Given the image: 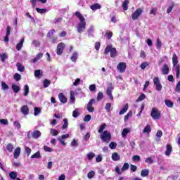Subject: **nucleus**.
Masks as SVG:
<instances>
[{"instance_id":"3c124183","label":"nucleus","mask_w":180,"mask_h":180,"mask_svg":"<svg viewBox=\"0 0 180 180\" xmlns=\"http://www.w3.org/2000/svg\"><path fill=\"white\" fill-rule=\"evenodd\" d=\"M63 123L62 129H67L68 127V120L67 118L63 119Z\"/></svg>"},{"instance_id":"de8ad7c7","label":"nucleus","mask_w":180,"mask_h":180,"mask_svg":"<svg viewBox=\"0 0 180 180\" xmlns=\"http://www.w3.org/2000/svg\"><path fill=\"white\" fill-rule=\"evenodd\" d=\"M132 115H133V112L131 111H129L127 113V115L124 116V122H127V120H129V117H131Z\"/></svg>"},{"instance_id":"f8f14e48","label":"nucleus","mask_w":180,"mask_h":180,"mask_svg":"<svg viewBox=\"0 0 180 180\" xmlns=\"http://www.w3.org/2000/svg\"><path fill=\"white\" fill-rule=\"evenodd\" d=\"M130 131H131L130 128H124L121 133L122 137L123 139H126L127 134H129Z\"/></svg>"},{"instance_id":"0e129e2a","label":"nucleus","mask_w":180,"mask_h":180,"mask_svg":"<svg viewBox=\"0 0 180 180\" xmlns=\"http://www.w3.org/2000/svg\"><path fill=\"white\" fill-rule=\"evenodd\" d=\"M41 75V70H37L34 71V76L39 78Z\"/></svg>"},{"instance_id":"338daca9","label":"nucleus","mask_w":180,"mask_h":180,"mask_svg":"<svg viewBox=\"0 0 180 180\" xmlns=\"http://www.w3.org/2000/svg\"><path fill=\"white\" fill-rule=\"evenodd\" d=\"M91 119V115H86L84 117V122H89Z\"/></svg>"},{"instance_id":"09e8293b","label":"nucleus","mask_w":180,"mask_h":180,"mask_svg":"<svg viewBox=\"0 0 180 180\" xmlns=\"http://www.w3.org/2000/svg\"><path fill=\"white\" fill-rule=\"evenodd\" d=\"M51 84V82L49 79H45L44 81V88H49V86Z\"/></svg>"},{"instance_id":"4468645a","label":"nucleus","mask_w":180,"mask_h":180,"mask_svg":"<svg viewBox=\"0 0 180 180\" xmlns=\"http://www.w3.org/2000/svg\"><path fill=\"white\" fill-rule=\"evenodd\" d=\"M129 110V104H125L122 106V109L120 111L119 115H124Z\"/></svg>"},{"instance_id":"7c9ffc66","label":"nucleus","mask_w":180,"mask_h":180,"mask_svg":"<svg viewBox=\"0 0 180 180\" xmlns=\"http://www.w3.org/2000/svg\"><path fill=\"white\" fill-rule=\"evenodd\" d=\"M105 129H106V124L103 123L100 126L98 130V133H101V134L103 133V131L105 130Z\"/></svg>"},{"instance_id":"412c9836","label":"nucleus","mask_w":180,"mask_h":180,"mask_svg":"<svg viewBox=\"0 0 180 180\" xmlns=\"http://www.w3.org/2000/svg\"><path fill=\"white\" fill-rule=\"evenodd\" d=\"M32 136L33 139H39V137H40V136H41V132H40V131H39V130L34 131L32 133Z\"/></svg>"},{"instance_id":"f3484780","label":"nucleus","mask_w":180,"mask_h":180,"mask_svg":"<svg viewBox=\"0 0 180 180\" xmlns=\"http://www.w3.org/2000/svg\"><path fill=\"white\" fill-rule=\"evenodd\" d=\"M19 155H20V147H18L15 149L13 153V157L15 160H18L19 158Z\"/></svg>"},{"instance_id":"c03bdc74","label":"nucleus","mask_w":180,"mask_h":180,"mask_svg":"<svg viewBox=\"0 0 180 180\" xmlns=\"http://www.w3.org/2000/svg\"><path fill=\"white\" fill-rule=\"evenodd\" d=\"M36 11L37 12H38V13H46V12H47V9L46 8H36Z\"/></svg>"},{"instance_id":"603ef678","label":"nucleus","mask_w":180,"mask_h":180,"mask_svg":"<svg viewBox=\"0 0 180 180\" xmlns=\"http://www.w3.org/2000/svg\"><path fill=\"white\" fill-rule=\"evenodd\" d=\"M94 176H95V172L94 171H91L87 174V178H89V179H92V178H94Z\"/></svg>"},{"instance_id":"c9c22d12","label":"nucleus","mask_w":180,"mask_h":180,"mask_svg":"<svg viewBox=\"0 0 180 180\" xmlns=\"http://www.w3.org/2000/svg\"><path fill=\"white\" fill-rule=\"evenodd\" d=\"M79 116V109L76 108L73 112H72V117H78Z\"/></svg>"},{"instance_id":"bb28decb","label":"nucleus","mask_w":180,"mask_h":180,"mask_svg":"<svg viewBox=\"0 0 180 180\" xmlns=\"http://www.w3.org/2000/svg\"><path fill=\"white\" fill-rule=\"evenodd\" d=\"M11 89L15 94H18L19 91H20V86L16 85V84H12Z\"/></svg>"},{"instance_id":"bf43d9fd","label":"nucleus","mask_w":180,"mask_h":180,"mask_svg":"<svg viewBox=\"0 0 180 180\" xmlns=\"http://www.w3.org/2000/svg\"><path fill=\"white\" fill-rule=\"evenodd\" d=\"M133 161L139 162L141 160V158L137 155H134L132 158Z\"/></svg>"},{"instance_id":"a19ab883","label":"nucleus","mask_w":180,"mask_h":180,"mask_svg":"<svg viewBox=\"0 0 180 180\" xmlns=\"http://www.w3.org/2000/svg\"><path fill=\"white\" fill-rule=\"evenodd\" d=\"M86 157L89 161H92V160H94V158L95 157V153L91 152L87 154Z\"/></svg>"},{"instance_id":"39448f33","label":"nucleus","mask_w":180,"mask_h":180,"mask_svg":"<svg viewBox=\"0 0 180 180\" xmlns=\"http://www.w3.org/2000/svg\"><path fill=\"white\" fill-rule=\"evenodd\" d=\"M153 84L156 88V90L158 92H161L162 89V85L161 84V82H160V78L158 77H155L153 79Z\"/></svg>"},{"instance_id":"1a4fd4ad","label":"nucleus","mask_w":180,"mask_h":180,"mask_svg":"<svg viewBox=\"0 0 180 180\" xmlns=\"http://www.w3.org/2000/svg\"><path fill=\"white\" fill-rule=\"evenodd\" d=\"M126 63L124 62H121L118 64L117 67V71H119V72L123 73L124 72V71H126Z\"/></svg>"},{"instance_id":"f257e3e1","label":"nucleus","mask_w":180,"mask_h":180,"mask_svg":"<svg viewBox=\"0 0 180 180\" xmlns=\"http://www.w3.org/2000/svg\"><path fill=\"white\" fill-rule=\"evenodd\" d=\"M75 16H77L79 20V22L77 26V33H83V32H85V29H86V22H85V18H84L79 11H77L75 13Z\"/></svg>"},{"instance_id":"0eeeda50","label":"nucleus","mask_w":180,"mask_h":180,"mask_svg":"<svg viewBox=\"0 0 180 180\" xmlns=\"http://www.w3.org/2000/svg\"><path fill=\"white\" fill-rule=\"evenodd\" d=\"M65 48V44L60 42L57 46L56 54L58 56H61L63 54V51H64V49Z\"/></svg>"},{"instance_id":"69168bd1","label":"nucleus","mask_w":180,"mask_h":180,"mask_svg":"<svg viewBox=\"0 0 180 180\" xmlns=\"http://www.w3.org/2000/svg\"><path fill=\"white\" fill-rule=\"evenodd\" d=\"M146 99V95L145 94H141L139 98L136 100V102H141V101H144Z\"/></svg>"},{"instance_id":"5fc2aeb1","label":"nucleus","mask_w":180,"mask_h":180,"mask_svg":"<svg viewBox=\"0 0 180 180\" xmlns=\"http://www.w3.org/2000/svg\"><path fill=\"white\" fill-rule=\"evenodd\" d=\"M54 33H56V30H51L50 32H49L47 34V37L51 39V37H53V34H54Z\"/></svg>"},{"instance_id":"49530a36","label":"nucleus","mask_w":180,"mask_h":180,"mask_svg":"<svg viewBox=\"0 0 180 180\" xmlns=\"http://www.w3.org/2000/svg\"><path fill=\"white\" fill-rule=\"evenodd\" d=\"M34 116H38V115H40L41 110L37 107H35L34 109Z\"/></svg>"},{"instance_id":"680f3d73","label":"nucleus","mask_w":180,"mask_h":180,"mask_svg":"<svg viewBox=\"0 0 180 180\" xmlns=\"http://www.w3.org/2000/svg\"><path fill=\"white\" fill-rule=\"evenodd\" d=\"M41 157V155H40V152H37L31 156V158H40Z\"/></svg>"},{"instance_id":"864d4df0","label":"nucleus","mask_w":180,"mask_h":180,"mask_svg":"<svg viewBox=\"0 0 180 180\" xmlns=\"http://www.w3.org/2000/svg\"><path fill=\"white\" fill-rule=\"evenodd\" d=\"M0 58H1V60L2 61V63H4L5 60H6V58H8V55H6V53H3V54L0 55Z\"/></svg>"},{"instance_id":"58836bf2","label":"nucleus","mask_w":180,"mask_h":180,"mask_svg":"<svg viewBox=\"0 0 180 180\" xmlns=\"http://www.w3.org/2000/svg\"><path fill=\"white\" fill-rule=\"evenodd\" d=\"M130 165H129V163L126 162L123 165L122 169V172H124V171H127V169H129Z\"/></svg>"},{"instance_id":"a878e982","label":"nucleus","mask_w":180,"mask_h":180,"mask_svg":"<svg viewBox=\"0 0 180 180\" xmlns=\"http://www.w3.org/2000/svg\"><path fill=\"white\" fill-rule=\"evenodd\" d=\"M23 43H25V38L21 39L20 41L16 46V49L18 51L22 50V47H23Z\"/></svg>"},{"instance_id":"393cba45","label":"nucleus","mask_w":180,"mask_h":180,"mask_svg":"<svg viewBox=\"0 0 180 180\" xmlns=\"http://www.w3.org/2000/svg\"><path fill=\"white\" fill-rule=\"evenodd\" d=\"M172 63H173V67H176V65H179L178 64V56H176V54H173L172 57Z\"/></svg>"},{"instance_id":"13d9d810","label":"nucleus","mask_w":180,"mask_h":180,"mask_svg":"<svg viewBox=\"0 0 180 180\" xmlns=\"http://www.w3.org/2000/svg\"><path fill=\"white\" fill-rule=\"evenodd\" d=\"M0 123H1V124H4V126H8V124H9V122H8V120L6 119L0 120Z\"/></svg>"},{"instance_id":"8fccbe9b","label":"nucleus","mask_w":180,"mask_h":180,"mask_svg":"<svg viewBox=\"0 0 180 180\" xmlns=\"http://www.w3.org/2000/svg\"><path fill=\"white\" fill-rule=\"evenodd\" d=\"M103 98V93H102V91H99L98 93L97 98H96L98 102H99V101H102Z\"/></svg>"},{"instance_id":"4c0bfd02","label":"nucleus","mask_w":180,"mask_h":180,"mask_svg":"<svg viewBox=\"0 0 180 180\" xmlns=\"http://www.w3.org/2000/svg\"><path fill=\"white\" fill-rule=\"evenodd\" d=\"M14 79L18 82L22 79V75H20L19 73H15L13 77Z\"/></svg>"},{"instance_id":"e433bc0d","label":"nucleus","mask_w":180,"mask_h":180,"mask_svg":"<svg viewBox=\"0 0 180 180\" xmlns=\"http://www.w3.org/2000/svg\"><path fill=\"white\" fill-rule=\"evenodd\" d=\"M29 95V85L25 84L24 86V96H27Z\"/></svg>"},{"instance_id":"cd10ccee","label":"nucleus","mask_w":180,"mask_h":180,"mask_svg":"<svg viewBox=\"0 0 180 180\" xmlns=\"http://www.w3.org/2000/svg\"><path fill=\"white\" fill-rule=\"evenodd\" d=\"M176 71V78H179L180 76V65H176L174 67V69Z\"/></svg>"},{"instance_id":"9b49d317","label":"nucleus","mask_w":180,"mask_h":180,"mask_svg":"<svg viewBox=\"0 0 180 180\" xmlns=\"http://www.w3.org/2000/svg\"><path fill=\"white\" fill-rule=\"evenodd\" d=\"M172 153V146L171 144H167L166 146L165 155H167V157H169Z\"/></svg>"},{"instance_id":"e2e57ef3","label":"nucleus","mask_w":180,"mask_h":180,"mask_svg":"<svg viewBox=\"0 0 180 180\" xmlns=\"http://www.w3.org/2000/svg\"><path fill=\"white\" fill-rule=\"evenodd\" d=\"M145 162H146V164H153V162H154V160H153V158L149 157L146 159Z\"/></svg>"},{"instance_id":"774afa93","label":"nucleus","mask_w":180,"mask_h":180,"mask_svg":"<svg viewBox=\"0 0 180 180\" xmlns=\"http://www.w3.org/2000/svg\"><path fill=\"white\" fill-rule=\"evenodd\" d=\"M175 91L176 92H180V81L177 83Z\"/></svg>"},{"instance_id":"6ab92c4d","label":"nucleus","mask_w":180,"mask_h":180,"mask_svg":"<svg viewBox=\"0 0 180 180\" xmlns=\"http://www.w3.org/2000/svg\"><path fill=\"white\" fill-rule=\"evenodd\" d=\"M37 1L41 2V4H46V2H47V0H30V2H31L32 6V8H35L36 7Z\"/></svg>"},{"instance_id":"6e6552de","label":"nucleus","mask_w":180,"mask_h":180,"mask_svg":"<svg viewBox=\"0 0 180 180\" xmlns=\"http://www.w3.org/2000/svg\"><path fill=\"white\" fill-rule=\"evenodd\" d=\"M113 91V84L112 83L108 84V87L107 88V95L110 99V101H113V96L112 95V92Z\"/></svg>"},{"instance_id":"c85d7f7f","label":"nucleus","mask_w":180,"mask_h":180,"mask_svg":"<svg viewBox=\"0 0 180 180\" xmlns=\"http://www.w3.org/2000/svg\"><path fill=\"white\" fill-rule=\"evenodd\" d=\"M43 57V53H39L37 55V56L33 59L32 62L34 63H37V61H39V60H40V58H41Z\"/></svg>"},{"instance_id":"ddd939ff","label":"nucleus","mask_w":180,"mask_h":180,"mask_svg":"<svg viewBox=\"0 0 180 180\" xmlns=\"http://www.w3.org/2000/svg\"><path fill=\"white\" fill-rule=\"evenodd\" d=\"M58 99L61 102V103H67V98L65 96H64V94L60 93L58 94Z\"/></svg>"},{"instance_id":"79ce46f5","label":"nucleus","mask_w":180,"mask_h":180,"mask_svg":"<svg viewBox=\"0 0 180 180\" xmlns=\"http://www.w3.org/2000/svg\"><path fill=\"white\" fill-rule=\"evenodd\" d=\"M1 88H2L3 91H8V89H9V86H8V84H6V83H5V82H1Z\"/></svg>"},{"instance_id":"2f4dec72","label":"nucleus","mask_w":180,"mask_h":180,"mask_svg":"<svg viewBox=\"0 0 180 180\" xmlns=\"http://www.w3.org/2000/svg\"><path fill=\"white\" fill-rule=\"evenodd\" d=\"M161 47H162V42H161V40L160 39H158L156 40V48L158 50H161Z\"/></svg>"},{"instance_id":"4d7b16f0","label":"nucleus","mask_w":180,"mask_h":180,"mask_svg":"<svg viewBox=\"0 0 180 180\" xmlns=\"http://www.w3.org/2000/svg\"><path fill=\"white\" fill-rule=\"evenodd\" d=\"M117 146V143H116L115 142H111L109 144V147H110V148H111V150H115V148H116Z\"/></svg>"},{"instance_id":"a211bd4d","label":"nucleus","mask_w":180,"mask_h":180,"mask_svg":"<svg viewBox=\"0 0 180 180\" xmlns=\"http://www.w3.org/2000/svg\"><path fill=\"white\" fill-rule=\"evenodd\" d=\"M95 30V28L94 25H91L89 27V29L87 30L88 33V37H94V31Z\"/></svg>"},{"instance_id":"6e6d98bb","label":"nucleus","mask_w":180,"mask_h":180,"mask_svg":"<svg viewBox=\"0 0 180 180\" xmlns=\"http://www.w3.org/2000/svg\"><path fill=\"white\" fill-rule=\"evenodd\" d=\"M13 124L15 127L18 129V130H20V128L22 127V126L20 125V123H19V122L14 121Z\"/></svg>"},{"instance_id":"aec40b11","label":"nucleus","mask_w":180,"mask_h":180,"mask_svg":"<svg viewBox=\"0 0 180 180\" xmlns=\"http://www.w3.org/2000/svg\"><path fill=\"white\" fill-rule=\"evenodd\" d=\"M70 60L72 63H77V60H78V52H74L70 57Z\"/></svg>"},{"instance_id":"473e14b6","label":"nucleus","mask_w":180,"mask_h":180,"mask_svg":"<svg viewBox=\"0 0 180 180\" xmlns=\"http://www.w3.org/2000/svg\"><path fill=\"white\" fill-rule=\"evenodd\" d=\"M18 176V173L16 172H11L9 173V177L11 179H16V177Z\"/></svg>"},{"instance_id":"c756f323","label":"nucleus","mask_w":180,"mask_h":180,"mask_svg":"<svg viewBox=\"0 0 180 180\" xmlns=\"http://www.w3.org/2000/svg\"><path fill=\"white\" fill-rule=\"evenodd\" d=\"M129 0H125L123 3H122V8L124 11H127V9H129Z\"/></svg>"},{"instance_id":"052dcab7","label":"nucleus","mask_w":180,"mask_h":180,"mask_svg":"<svg viewBox=\"0 0 180 180\" xmlns=\"http://www.w3.org/2000/svg\"><path fill=\"white\" fill-rule=\"evenodd\" d=\"M89 91H91V92H94V91H96V85L95 84H91L89 86Z\"/></svg>"},{"instance_id":"9d476101","label":"nucleus","mask_w":180,"mask_h":180,"mask_svg":"<svg viewBox=\"0 0 180 180\" xmlns=\"http://www.w3.org/2000/svg\"><path fill=\"white\" fill-rule=\"evenodd\" d=\"M94 103H95V98H91L88 104H87V110L88 112H94V110H95V109L94 108V106H92V105H94Z\"/></svg>"},{"instance_id":"dca6fc26","label":"nucleus","mask_w":180,"mask_h":180,"mask_svg":"<svg viewBox=\"0 0 180 180\" xmlns=\"http://www.w3.org/2000/svg\"><path fill=\"white\" fill-rule=\"evenodd\" d=\"M21 112L25 116L29 115V107L27 105H23L21 107Z\"/></svg>"},{"instance_id":"2eb2a0df","label":"nucleus","mask_w":180,"mask_h":180,"mask_svg":"<svg viewBox=\"0 0 180 180\" xmlns=\"http://www.w3.org/2000/svg\"><path fill=\"white\" fill-rule=\"evenodd\" d=\"M162 71V74H164V75H168V74L169 72V68L168 67V65L164 64Z\"/></svg>"},{"instance_id":"423d86ee","label":"nucleus","mask_w":180,"mask_h":180,"mask_svg":"<svg viewBox=\"0 0 180 180\" xmlns=\"http://www.w3.org/2000/svg\"><path fill=\"white\" fill-rule=\"evenodd\" d=\"M141 13H143V9L142 8H137L134 13L131 15V18L134 20H137L140 16H141Z\"/></svg>"},{"instance_id":"f704fd0d","label":"nucleus","mask_w":180,"mask_h":180,"mask_svg":"<svg viewBox=\"0 0 180 180\" xmlns=\"http://www.w3.org/2000/svg\"><path fill=\"white\" fill-rule=\"evenodd\" d=\"M165 103L167 108H172V106H174V103H172V101L170 100H165Z\"/></svg>"},{"instance_id":"a18cd8bd","label":"nucleus","mask_w":180,"mask_h":180,"mask_svg":"<svg viewBox=\"0 0 180 180\" xmlns=\"http://www.w3.org/2000/svg\"><path fill=\"white\" fill-rule=\"evenodd\" d=\"M13 145L12 143H8L6 146V150H8L9 153H12L13 151Z\"/></svg>"},{"instance_id":"20e7f679","label":"nucleus","mask_w":180,"mask_h":180,"mask_svg":"<svg viewBox=\"0 0 180 180\" xmlns=\"http://www.w3.org/2000/svg\"><path fill=\"white\" fill-rule=\"evenodd\" d=\"M150 116L154 120H159V119H161V112L156 108H153Z\"/></svg>"},{"instance_id":"f03ea898","label":"nucleus","mask_w":180,"mask_h":180,"mask_svg":"<svg viewBox=\"0 0 180 180\" xmlns=\"http://www.w3.org/2000/svg\"><path fill=\"white\" fill-rule=\"evenodd\" d=\"M109 53H110V57H112V58H115V57L117 56L116 48H113L112 45H108L105 49L104 53L107 55L109 54Z\"/></svg>"},{"instance_id":"b1692460","label":"nucleus","mask_w":180,"mask_h":180,"mask_svg":"<svg viewBox=\"0 0 180 180\" xmlns=\"http://www.w3.org/2000/svg\"><path fill=\"white\" fill-rule=\"evenodd\" d=\"M111 158L112 161H119L120 160V155L117 153L115 152L112 154Z\"/></svg>"},{"instance_id":"ea45409f","label":"nucleus","mask_w":180,"mask_h":180,"mask_svg":"<svg viewBox=\"0 0 180 180\" xmlns=\"http://www.w3.org/2000/svg\"><path fill=\"white\" fill-rule=\"evenodd\" d=\"M143 133H151V127L150 125H146L145 128L143 129Z\"/></svg>"},{"instance_id":"37998d69","label":"nucleus","mask_w":180,"mask_h":180,"mask_svg":"<svg viewBox=\"0 0 180 180\" xmlns=\"http://www.w3.org/2000/svg\"><path fill=\"white\" fill-rule=\"evenodd\" d=\"M141 175L143 177L147 176V175H148V169H142L141 172Z\"/></svg>"},{"instance_id":"7ed1b4c3","label":"nucleus","mask_w":180,"mask_h":180,"mask_svg":"<svg viewBox=\"0 0 180 180\" xmlns=\"http://www.w3.org/2000/svg\"><path fill=\"white\" fill-rule=\"evenodd\" d=\"M100 137L104 143H107V141H110L112 139V135L110 134V131L105 130L101 133Z\"/></svg>"},{"instance_id":"5701e85b","label":"nucleus","mask_w":180,"mask_h":180,"mask_svg":"<svg viewBox=\"0 0 180 180\" xmlns=\"http://www.w3.org/2000/svg\"><path fill=\"white\" fill-rule=\"evenodd\" d=\"M16 67H17L18 71H19L20 72H25V66H23L22 63H18L16 64Z\"/></svg>"},{"instance_id":"4be33fe9","label":"nucleus","mask_w":180,"mask_h":180,"mask_svg":"<svg viewBox=\"0 0 180 180\" xmlns=\"http://www.w3.org/2000/svg\"><path fill=\"white\" fill-rule=\"evenodd\" d=\"M101 8H102V6L98 3H96L90 6L91 11H98V9H101Z\"/></svg>"},{"instance_id":"72a5a7b5","label":"nucleus","mask_w":180,"mask_h":180,"mask_svg":"<svg viewBox=\"0 0 180 180\" xmlns=\"http://www.w3.org/2000/svg\"><path fill=\"white\" fill-rule=\"evenodd\" d=\"M59 133L60 132H58V131H57V129H50V134H51V136H58Z\"/></svg>"}]
</instances>
